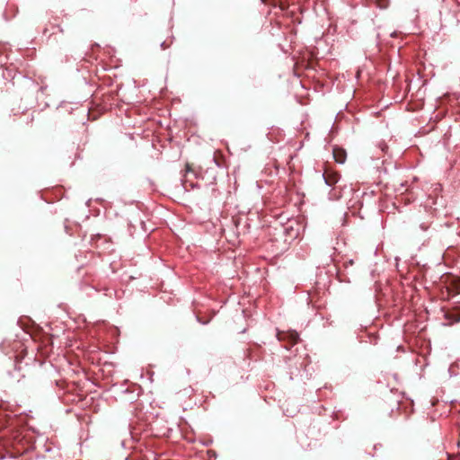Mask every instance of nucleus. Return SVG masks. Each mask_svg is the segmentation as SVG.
I'll use <instances>...</instances> for the list:
<instances>
[{
	"instance_id": "obj_1",
	"label": "nucleus",
	"mask_w": 460,
	"mask_h": 460,
	"mask_svg": "<svg viewBox=\"0 0 460 460\" xmlns=\"http://www.w3.org/2000/svg\"><path fill=\"white\" fill-rule=\"evenodd\" d=\"M277 337L280 341H287L288 346H293L297 343L299 340V335L297 332L290 331V332H278Z\"/></svg>"
},
{
	"instance_id": "obj_2",
	"label": "nucleus",
	"mask_w": 460,
	"mask_h": 460,
	"mask_svg": "<svg viewBox=\"0 0 460 460\" xmlns=\"http://www.w3.org/2000/svg\"><path fill=\"white\" fill-rule=\"evenodd\" d=\"M323 178L326 184L332 186L338 182L340 179V174L330 168H325L323 172Z\"/></svg>"
},
{
	"instance_id": "obj_3",
	"label": "nucleus",
	"mask_w": 460,
	"mask_h": 460,
	"mask_svg": "<svg viewBox=\"0 0 460 460\" xmlns=\"http://www.w3.org/2000/svg\"><path fill=\"white\" fill-rule=\"evenodd\" d=\"M333 157L337 163L343 164L346 160V151L340 147L333 148Z\"/></svg>"
},
{
	"instance_id": "obj_4",
	"label": "nucleus",
	"mask_w": 460,
	"mask_h": 460,
	"mask_svg": "<svg viewBox=\"0 0 460 460\" xmlns=\"http://www.w3.org/2000/svg\"><path fill=\"white\" fill-rule=\"evenodd\" d=\"M389 4V0H376V5L380 9H385Z\"/></svg>"
},
{
	"instance_id": "obj_5",
	"label": "nucleus",
	"mask_w": 460,
	"mask_h": 460,
	"mask_svg": "<svg viewBox=\"0 0 460 460\" xmlns=\"http://www.w3.org/2000/svg\"><path fill=\"white\" fill-rule=\"evenodd\" d=\"M185 171L186 172H194L193 168H192V165L190 164H186L185 165Z\"/></svg>"
},
{
	"instance_id": "obj_6",
	"label": "nucleus",
	"mask_w": 460,
	"mask_h": 460,
	"mask_svg": "<svg viewBox=\"0 0 460 460\" xmlns=\"http://www.w3.org/2000/svg\"><path fill=\"white\" fill-rule=\"evenodd\" d=\"M420 226L422 230L426 231L427 229H429V224L421 223Z\"/></svg>"
},
{
	"instance_id": "obj_7",
	"label": "nucleus",
	"mask_w": 460,
	"mask_h": 460,
	"mask_svg": "<svg viewBox=\"0 0 460 460\" xmlns=\"http://www.w3.org/2000/svg\"><path fill=\"white\" fill-rule=\"evenodd\" d=\"M48 32V29H45L44 31H43V34L46 35Z\"/></svg>"
},
{
	"instance_id": "obj_8",
	"label": "nucleus",
	"mask_w": 460,
	"mask_h": 460,
	"mask_svg": "<svg viewBox=\"0 0 460 460\" xmlns=\"http://www.w3.org/2000/svg\"><path fill=\"white\" fill-rule=\"evenodd\" d=\"M58 29L60 32H63V29L60 26H58Z\"/></svg>"
}]
</instances>
